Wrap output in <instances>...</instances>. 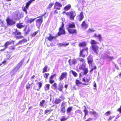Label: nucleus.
Here are the masks:
<instances>
[{
  "label": "nucleus",
  "instance_id": "1",
  "mask_svg": "<svg viewBox=\"0 0 121 121\" xmlns=\"http://www.w3.org/2000/svg\"><path fill=\"white\" fill-rule=\"evenodd\" d=\"M48 16L47 13L46 12L44 14L41 15V16L37 17L36 18L37 20L36 21V25L38 28H39L42 23L43 22V17L44 16L45 18H46Z\"/></svg>",
  "mask_w": 121,
  "mask_h": 121
},
{
  "label": "nucleus",
  "instance_id": "2",
  "mask_svg": "<svg viewBox=\"0 0 121 121\" xmlns=\"http://www.w3.org/2000/svg\"><path fill=\"white\" fill-rule=\"evenodd\" d=\"M98 43L94 40H91V43L92 45L91 47L94 52L96 53V55H98L99 50L98 47L97 46L95 45L97 44Z\"/></svg>",
  "mask_w": 121,
  "mask_h": 121
},
{
  "label": "nucleus",
  "instance_id": "3",
  "mask_svg": "<svg viewBox=\"0 0 121 121\" xmlns=\"http://www.w3.org/2000/svg\"><path fill=\"white\" fill-rule=\"evenodd\" d=\"M23 13H22L21 14L17 12L13 13V17L16 20H19L20 19L23 17Z\"/></svg>",
  "mask_w": 121,
  "mask_h": 121
},
{
  "label": "nucleus",
  "instance_id": "4",
  "mask_svg": "<svg viewBox=\"0 0 121 121\" xmlns=\"http://www.w3.org/2000/svg\"><path fill=\"white\" fill-rule=\"evenodd\" d=\"M23 62V60L21 61L17 65L16 67L11 72V73L14 74L18 70Z\"/></svg>",
  "mask_w": 121,
  "mask_h": 121
},
{
  "label": "nucleus",
  "instance_id": "5",
  "mask_svg": "<svg viewBox=\"0 0 121 121\" xmlns=\"http://www.w3.org/2000/svg\"><path fill=\"white\" fill-rule=\"evenodd\" d=\"M66 14L69 16L71 20H74V17L76 14L75 12L74 11H71L69 12H66Z\"/></svg>",
  "mask_w": 121,
  "mask_h": 121
},
{
  "label": "nucleus",
  "instance_id": "6",
  "mask_svg": "<svg viewBox=\"0 0 121 121\" xmlns=\"http://www.w3.org/2000/svg\"><path fill=\"white\" fill-rule=\"evenodd\" d=\"M64 25L63 23L62 22L61 26L59 28V31L58 33V35L60 36L61 35L64 34H65V32L64 28Z\"/></svg>",
  "mask_w": 121,
  "mask_h": 121
},
{
  "label": "nucleus",
  "instance_id": "7",
  "mask_svg": "<svg viewBox=\"0 0 121 121\" xmlns=\"http://www.w3.org/2000/svg\"><path fill=\"white\" fill-rule=\"evenodd\" d=\"M66 106V104L64 102L62 103L60 108V112L61 113H65V107Z\"/></svg>",
  "mask_w": 121,
  "mask_h": 121
},
{
  "label": "nucleus",
  "instance_id": "8",
  "mask_svg": "<svg viewBox=\"0 0 121 121\" xmlns=\"http://www.w3.org/2000/svg\"><path fill=\"white\" fill-rule=\"evenodd\" d=\"M62 6V4L60 3L56 2L55 4L54 9H58V10H60V7H61Z\"/></svg>",
  "mask_w": 121,
  "mask_h": 121
},
{
  "label": "nucleus",
  "instance_id": "9",
  "mask_svg": "<svg viewBox=\"0 0 121 121\" xmlns=\"http://www.w3.org/2000/svg\"><path fill=\"white\" fill-rule=\"evenodd\" d=\"M67 73L66 72H64L61 73V75L59 78V80L60 81H61L63 80L64 78L66 77Z\"/></svg>",
  "mask_w": 121,
  "mask_h": 121
},
{
  "label": "nucleus",
  "instance_id": "10",
  "mask_svg": "<svg viewBox=\"0 0 121 121\" xmlns=\"http://www.w3.org/2000/svg\"><path fill=\"white\" fill-rule=\"evenodd\" d=\"M68 32L70 34H76L77 33V30L76 29H73V28H67Z\"/></svg>",
  "mask_w": 121,
  "mask_h": 121
},
{
  "label": "nucleus",
  "instance_id": "11",
  "mask_svg": "<svg viewBox=\"0 0 121 121\" xmlns=\"http://www.w3.org/2000/svg\"><path fill=\"white\" fill-rule=\"evenodd\" d=\"M14 41L13 40L9 41H7L5 44V48H7V46L11 44L12 43H14Z\"/></svg>",
  "mask_w": 121,
  "mask_h": 121
},
{
  "label": "nucleus",
  "instance_id": "12",
  "mask_svg": "<svg viewBox=\"0 0 121 121\" xmlns=\"http://www.w3.org/2000/svg\"><path fill=\"white\" fill-rule=\"evenodd\" d=\"M7 22L8 24L10 25H13L15 23V21L9 19L7 20Z\"/></svg>",
  "mask_w": 121,
  "mask_h": 121
},
{
  "label": "nucleus",
  "instance_id": "13",
  "mask_svg": "<svg viewBox=\"0 0 121 121\" xmlns=\"http://www.w3.org/2000/svg\"><path fill=\"white\" fill-rule=\"evenodd\" d=\"M81 26L82 28L86 29L88 27V25L86 24L85 21H84L82 22L81 24Z\"/></svg>",
  "mask_w": 121,
  "mask_h": 121
},
{
  "label": "nucleus",
  "instance_id": "14",
  "mask_svg": "<svg viewBox=\"0 0 121 121\" xmlns=\"http://www.w3.org/2000/svg\"><path fill=\"white\" fill-rule=\"evenodd\" d=\"M75 28V24L73 22H72L69 24L68 27L67 28Z\"/></svg>",
  "mask_w": 121,
  "mask_h": 121
},
{
  "label": "nucleus",
  "instance_id": "15",
  "mask_svg": "<svg viewBox=\"0 0 121 121\" xmlns=\"http://www.w3.org/2000/svg\"><path fill=\"white\" fill-rule=\"evenodd\" d=\"M22 24V23H17L16 25V26L17 28L21 29L25 26L23 25Z\"/></svg>",
  "mask_w": 121,
  "mask_h": 121
},
{
  "label": "nucleus",
  "instance_id": "16",
  "mask_svg": "<svg viewBox=\"0 0 121 121\" xmlns=\"http://www.w3.org/2000/svg\"><path fill=\"white\" fill-rule=\"evenodd\" d=\"M86 64L85 63H83L79 66V68L80 69L83 70L86 68Z\"/></svg>",
  "mask_w": 121,
  "mask_h": 121
},
{
  "label": "nucleus",
  "instance_id": "17",
  "mask_svg": "<svg viewBox=\"0 0 121 121\" xmlns=\"http://www.w3.org/2000/svg\"><path fill=\"white\" fill-rule=\"evenodd\" d=\"M94 36L95 37H97L99 39V40L101 42V41L102 38L100 35L99 34H97V35L96 34H95L94 35Z\"/></svg>",
  "mask_w": 121,
  "mask_h": 121
},
{
  "label": "nucleus",
  "instance_id": "18",
  "mask_svg": "<svg viewBox=\"0 0 121 121\" xmlns=\"http://www.w3.org/2000/svg\"><path fill=\"white\" fill-rule=\"evenodd\" d=\"M35 0H30V1L28 2L26 4V5L25 6L26 8H28V7L31 3L33 1H35Z\"/></svg>",
  "mask_w": 121,
  "mask_h": 121
},
{
  "label": "nucleus",
  "instance_id": "19",
  "mask_svg": "<svg viewBox=\"0 0 121 121\" xmlns=\"http://www.w3.org/2000/svg\"><path fill=\"white\" fill-rule=\"evenodd\" d=\"M79 20L81 21L84 18V15H83V13L82 12L80 13L79 16Z\"/></svg>",
  "mask_w": 121,
  "mask_h": 121
},
{
  "label": "nucleus",
  "instance_id": "20",
  "mask_svg": "<svg viewBox=\"0 0 121 121\" xmlns=\"http://www.w3.org/2000/svg\"><path fill=\"white\" fill-rule=\"evenodd\" d=\"M13 33L15 35H21V33L19 30H18L17 29H16L15 31Z\"/></svg>",
  "mask_w": 121,
  "mask_h": 121
},
{
  "label": "nucleus",
  "instance_id": "21",
  "mask_svg": "<svg viewBox=\"0 0 121 121\" xmlns=\"http://www.w3.org/2000/svg\"><path fill=\"white\" fill-rule=\"evenodd\" d=\"M27 41V40L26 39H23L21 41H19L17 43V45H20L22 44V43L26 42Z\"/></svg>",
  "mask_w": 121,
  "mask_h": 121
},
{
  "label": "nucleus",
  "instance_id": "22",
  "mask_svg": "<svg viewBox=\"0 0 121 121\" xmlns=\"http://www.w3.org/2000/svg\"><path fill=\"white\" fill-rule=\"evenodd\" d=\"M71 5L70 4L67 5L64 7V9L65 11H67L71 8Z\"/></svg>",
  "mask_w": 121,
  "mask_h": 121
},
{
  "label": "nucleus",
  "instance_id": "23",
  "mask_svg": "<svg viewBox=\"0 0 121 121\" xmlns=\"http://www.w3.org/2000/svg\"><path fill=\"white\" fill-rule=\"evenodd\" d=\"M36 18L33 19L32 18H30L29 19L27 20V22L28 23H29L30 24L32 22H33Z\"/></svg>",
  "mask_w": 121,
  "mask_h": 121
},
{
  "label": "nucleus",
  "instance_id": "24",
  "mask_svg": "<svg viewBox=\"0 0 121 121\" xmlns=\"http://www.w3.org/2000/svg\"><path fill=\"white\" fill-rule=\"evenodd\" d=\"M49 36L48 37V40L50 41H52V40L54 39V37L52 36L51 35L49 34Z\"/></svg>",
  "mask_w": 121,
  "mask_h": 121
},
{
  "label": "nucleus",
  "instance_id": "25",
  "mask_svg": "<svg viewBox=\"0 0 121 121\" xmlns=\"http://www.w3.org/2000/svg\"><path fill=\"white\" fill-rule=\"evenodd\" d=\"M26 27H25L24 29V31H25V34L26 35H27L30 31L31 30L30 29V28L29 27L28 28L27 31H26Z\"/></svg>",
  "mask_w": 121,
  "mask_h": 121
},
{
  "label": "nucleus",
  "instance_id": "26",
  "mask_svg": "<svg viewBox=\"0 0 121 121\" xmlns=\"http://www.w3.org/2000/svg\"><path fill=\"white\" fill-rule=\"evenodd\" d=\"M61 101V99H56L54 103L56 104H58L60 103Z\"/></svg>",
  "mask_w": 121,
  "mask_h": 121
},
{
  "label": "nucleus",
  "instance_id": "27",
  "mask_svg": "<svg viewBox=\"0 0 121 121\" xmlns=\"http://www.w3.org/2000/svg\"><path fill=\"white\" fill-rule=\"evenodd\" d=\"M83 71V74L84 75L86 74L88 72V70L87 68H86L82 70Z\"/></svg>",
  "mask_w": 121,
  "mask_h": 121
},
{
  "label": "nucleus",
  "instance_id": "28",
  "mask_svg": "<svg viewBox=\"0 0 121 121\" xmlns=\"http://www.w3.org/2000/svg\"><path fill=\"white\" fill-rule=\"evenodd\" d=\"M4 21L3 20H2L0 19V26H5L4 23Z\"/></svg>",
  "mask_w": 121,
  "mask_h": 121
},
{
  "label": "nucleus",
  "instance_id": "29",
  "mask_svg": "<svg viewBox=\"0 0 121 121\" xmlns=\"http://www.w3.org/2000/svg\"><path fill=\"white\" fill-rule=\"evenodd\" d=\"M69 45V43H59L58 44V45L60 46H66Z\"/></svg>",
  "mask_w": 121,
  "mask_h": 121
},
{
  "label": "nucleus",
  "instance_id": "30",
  "mask_svg": "<svg viewBox=\"0 0 121 121\" xmlns=\"http://www.w3.org/2000/svg\"><path fill=\"white\" fill-rule=\"evenodd\" d=\"M45 102V100H42L40 102V105L42 107H44V103Z\"/></svg>",
  "mask_w": 121,
  "mask_h": 121
},
{
  "label": "nucleus",
  "instance_id": "31",
  "mask_svg": "<svg viewBox=\"0 0 121 121\" xmlns=\"http://www.w3.org/2000/svg\"><path fill=\"white\" fill-rule=\"evenodd\" d=\"M52 111V110L51 109L50 110L47 109L45 111L44 113L46 114H49Z\"/></svg>",
  "mask_w": 121,
  "mask_h": 121
},
{
  "label": "nucleus",
  "instance_id": "32",
  "mask_svg": "<svg viewBox=\"0 0 121 121\" xmlns=\"http://www.w3.org/2000/svg\"><path fill=\"white\" fill-rule=\"evenodd\" d=\"M70 72L71 73L74 77H76L78 75L77 73L73 70H71Z\"/></svg>",
  "mask_w": 121,
  "mask_h": 121
},
{
  "label": "nucleus",
  "instance_id": "33",
  "mask_svg": "<svg viewBox=\"0 0 121 121\" xmlns=\"http://www.w3.org/2000/svg\"><path fill=\"white\" fill-rule=\"evenodd\" d=\"M50 85L49 84H47L44 87L45 90V91L48 90L49 88Z\"/></svg>",
  "mask_w": 121,
  "mask_h": 121
},
{
  "label": "nucleus",
  "instance_id": "34",
  "mask_svg": "<svg viewBox=\"0 0 121 121\" xmlns=\"http://www.w3.org/2000/svg\"><path fill=\"white\" fill-rule=\"evenodd\" d=\"M32 84L33 83L32 82L30 83V82H29L26 85V88L27 89H28L30 88V85Z\"/></svg>",
  "mask_w": 121,
  "mask_h": 121
},
{
  "label": "nucleus",
  "instance_id": "35",
  "mask_svg": "<svg viewBox=\"0 0 121 121\" xmlns=\"http://www.w3.org/2000/svg\"><path fill=\"white\" fill-rule=\"evenodd\" d=\"M106 58L107 59H108L109 60H111L114 59V57H110L109 56L107 55L106 56Z\"/></svg>",
  "mask_w": 121,
  "mask_h": 121
},
{
  "label": "nucleus",
  "instance_id": "36",
  "mask_svg": "<svg viewBox=\"0 0 121 121\" xmlns=\"http://www.w3.org/2000/svg\"><path fill=\"white\" fill-rule=\"evenodd\" d=\"M78 60L80 62H82V63H85V61L84 59L81 58H78Z\"/></svg>",
  "mask_w": 121,
  "mask_h": 121
},
{
  "label": "nucleus",
  "instance_id": "37",
  "mask_svg": "<svg viewBox=\"0 0 121 121\" xmlns=\"http://www.w3.org/2000/svg\"><path fill=\"white\" fill-rule=\"evenodd\" d=\"M28 8H26L25 7H23L22 8V9L23 10L25 13L26 14H27V10L28 9Z\"/></svg>",
  "mask_w": 121,
  "mask_h": 121
},
{
  "label": "nucleus",
  "instance_id": "38",
  "mask_svg": "<svg viewBox=\"0 0 121 121\" xmlns=\"http://www.w3.org/2000/svg\"><path fill=\"white\" fill-rule=\"evenodd\" d=\"M57 85L56 83H54L53 86H52V88L54 90H56L57 89Z\"/></svg>",
  "mask_w": 121,
  "mask_h": 121
},
{
  "label": "nucleus",
  "instance_id": "39",
  "mask_svg": "<svg viewBox=\"0 0 121 121\" xmlns=\"http://www.w3.org/2000/svg\"><path fill=\"white\" fill-rule=\"evenodd\" d=\"M84 51L83 49H82V50L80 51V56H82L83 57H84L85 56V55H83V52Z\"/></svg>",
  "mask_w": 121,
  "mask_h": 121
},
{
  "label": "nucleus",
  "instance_id": "40",
  "mask_svg": "<svg viewBox=\"0 0 121 121\" xmlns=\"http://www.w3.org/2000/svg\"><path fill=\"white\" fill-rule=\"evenodd\" d=\"M72 110V107H69L67 109V112L69 113Z\"/></svg>",
  "mask_w": 121,
  "mask_h": 121
},
{
  "label": "nucleus",
  "instance_id": "41",
  "mask_svg": "<svg viewBox=\"0 0 121 121\" xmlns=\"http://www.w3.org/2000/svg\"><path fill=\"white\" fill-rule=\"evenodd\" d=\"M75 83L77 86H78V85L82 84V82H80L78 80L76 79V80Z\"/></svg>",
  "mask_w": 121,
  "mask_h": 121
},
{
  "label": "nucleus",
  "instance_id": "42",
  "mask_svg": "<svg viewBox=\"0 0 121 121\" xmlns=\"http://www.w3.org/2000/svg\"><path fill=\"white\" fill-rule=\"evenodd\" d=\"M48 68V67L47 65L45 66L43 69V73L46 72L47 71V70Z\"/></svg>",
  "mask_w": 121,
  "mask_h": 121
},
{
  "label": "nucleus",
  "instance_id": "43",
  "mask_svg": "<svg viewBox=\"0 0 121 121\" xmlns=\"http://www.w3.org/2000/svg\"><path fill=\"white\" fill-rule=\"evenodd\" d=\"M53 4V3H50L48 6L47 9L50 10V9L52 7Z\"/></svg>",
  "mask_w": 121,
  "mask_h": 121
},
{
  "label": "nucleus",
  "instance_id": "44",
  "mask_svg": "<svg viewBox=\"0 0 121 121\" xmlns=\"http://www.w3.org/2000/svg\"><path fill=\"white\" fill-rule=\"evenodd\" d=\"M93 62V60H90L89 59H88V62L89 65H91L92 62Z\"/></svg>",
  "mask_w": 121,
  "mask_h": 121
},
{
  "label": "nucleus",
  "instance_id": "45",
  "mask_svg": "<svg viewBox=\"0 0 121 121\" xmlns=\"http://www.w3.org/2000/svg\"><path fill=\"white\" fill-rule=\"evenodd\" d=\"M67 117L66 118L65 116L62 117L60 119V121H64L68 119Z\"/></svg>",
  "mask_w": 121,
  "mask_h": 121
},
{
  "label": "nucleus",
  "instance_id": "46",
  "mask_svg": "<svg viewBox=\"0 0 121 121\" xmlns=\"http://www.w3.org/2000/svg\"><path fill=\"white\" fill-rule=\"evenodd\" d=\"M86 43H80L79 44V46L80 47H83L85 46Z\"/></svg>",
  "mask_w": 121,
  "mask_h": 121
},
{
  "label": "nucleus",
  "instance_id": "47",
  "mask_svg": "<svg viewBox=\"0 0 121 121\" xmlns=\"http://www.w3.org/2000/svg\"><path fill=\"white\" fill-rule=\"evenodd\" d=\"M72 63L73 65H75L77 63V61L76 59H73L72 60Z\"/></svg>",
  "mask_w": 121,
  "mask_h": 121
},
{
  "label": "nucleus",
  "instance_id": "48",
  "mask_svg": "<svg viewBox=\"0 0 121 121\" xmlns=\"http://www.w3.org/2000/svg\"><path fill=\"white\" fill-rule=\"evenodd\" d=\"M15 37L17 39H20L22 38L23 37L22 36H18L17 35H15Z\"/></svg>",
  "mask_w": 121,
  "mask_h": 121
},
{
  "label": "nucleus",
  "instance_id": "49",
  "mask_svg": "<svg viewBox=\"0 0 121 121\" xmlns=\"http://www.w3.org/2000/svg\"><path fill=\"white\" fill-rule=\"evenodd\" d=\"M83 81L86 82H89V80L87 79H86L85 77H84L83 79Z\"/></svg>",
  "mask_w": 121,
  "mask_h": 121
},
{
  "label": "nucleus",
  "instance_id": "50",
  "mask_svg": "<svg viewBox=\"0 0 121 121\" xmlns=\"http://www.w3.org/2000/svg\"><path fill=\"white\" fill-rule=\"evenodd\" d=\"M84 112L85 116H86V115H87L88 113V111H87L86 109H84Z\"/></svg>",
  "mask_w": 121,
  "mask_h": 121
},
{
  "label": "nucleus",
  "instance_id": "51",
  "mask_svg": "<svg viewBox=\"0 0 121 121\" xmlns=\"http://www.w3.org/2000/svg\"><path fill=\"white\" fill-rule=\"evenodd\" d=\"M49 75V73H45L44 75V76L46 79L48 78V76Z\"/></svg>",
  "mask_w": 121,
  "mask_h": 121
},
{
  "label": "nucleus",
  "instance_id": "52",
  "mask_svg": "<svg viewBox=\"0 0 121 121\" xmlns=\"http://www.w3.org/2000/svg\"><path fill=\"white\" fill-rule=\"evenodd\" d=\"M75 113L77 114L78 113L81 114L82 113V112L80 110H78L75 111Z\"/></svg>",
  "mask_w": 121,
  "mask_h": 121
},
{
  "label": "nucleus",
  "instance_id": "53",
  "mask_svg": "<svg viewBox=\"0 0 121 121\" xmlns=\"http://www.w3.org/2000/svg\"><path fill=\"white\" fill-rule=\"evenodd\" d=\"M55 9V10L54 12V13L55 14H57L58 13V9Z\"/></svg>",
  "mask_w": 121,
  "mask_h": 121
},
{
  "label": "nucleus",
  "instance_id": "54",
  "mask_svg": "<svg viewBox=\"0 0 121 121\" xmlns=\"http://www.w3.org/2000/svg\"><path fill=\"white\" fill-rule=\"evenodd\" d=\"M38 83L39 84V89H40V88L42 86V83L41 82H38Z\"/></svg>",
  "mask_w": 121,
  "mask_h": 121
},
{
  "label": "nucleus",
  "instance_id": "55",
  "mask_svg": "<svg viewBox=\"0 0 121 121\" xmlns=\"http://www.w3.org/2000/svg\"><path fill=\"white\" fill-rule=\"evenodd\" d=\"M111 113V112L110 111H108L105 113V115L106 116H108V115L110 114Z\"/></svg>",
  "mask_w": 121,
  "mask_h": 121
},
{
  "label": "nucleus",
  "instance_id": "56",
  "mask_svg": "<svg viewBox=\"0 0 121 121\" xmlns=\"http://www.w3.org/2000/svg\"><path fill=\"white\" fill-rule=\"evenodd\" d=\"M56 76V74H54L51 75L49 79H52L55 76Z\"/></svg>",
  "mask_w": 121,
  "mask_h": 121
},
{
  "label": "nucleus",
  "instance_id": "57",
  "mask_svg": "<svg viewBox=\"0 0 121 121\" xmlns=\"http://www.w3.org/2000/svg\"><path fill=\"white\" fill-rule=\"evenodd\" d=\"M90 114H92L94 115H95L96 114V113L95 111L91 112L90 111Z\"/></svg>",
  "mask_w": 121,
  "mask_h": 121
},
{
  "label": "nucleus",
  "instance_id": "58",
  "mask_svg": "<svg viewBox=\"0 0 121 121\" xmlns=\"http://www.w3.org/2000/svg\"><path fill=\"white\" fill-rule=\"evenodd\" d=\"M95 30L93 29H89L88 30V32H94Z\"/></svg>",
  "mask_w": 121,
  "mask_h": 121
},
{
  "label": "nucleus",
  "instance_id": "59",
  "mask_svg": "<svg viewBox=\"0 0 121 121\" xmlns=\"http://www.w3.org/2000/svg\"><path fill=\"white\" fill-rule=\"evenodd\" d=\"M38 33L37 32H34V33H33L32 35H31L33 37H34L37 34V33Z\"/></svg>",
  "mask_w": 121,
  "mask_h": 121
},
{
  "label": "nucleus",
  "instance_id": "60",
  "mask_svg": "<svg viewBox=\"0 0 121 121\" xmlns=\"http://www.w3.org/2000/svg\"><path fill=\"white\" fill-rule=\"evenodd\" d=\"M50 82L51 83H54V81L52 79H49Z\"/></svg>",
  "mask_w": 121,
  "mask_h": 121
},
{
  "label": "nucleus",
  "instance_id": "61",
  "mask_svg": "<svg viewBox=\"0 0 121 121\" xmlns=\"http://www.w3.org/2000/svg\"><path fill=\"white\" fill-rule=\"evenodd\" d=\"M93 86L95 87L94 88V89H96V83L94 82V84L93 85Z\"/></svg>",
  "mask_w": 121,
  "mask_h": 121
},
{
  "label": "nucleus",
  "instance_id": "62",
  "mask_svg": "<svg viewBox=\"0 0 121 121\" xmlns=\"http://www.w3.org/2000/svg\"><path fill=\"white\" fill-rule=\"evenodd\" d=\"M114 117L113 116L112 117L111 116H110L109 119H108V121H109L110 120H111V119H112V118H113Z\"/></svg>",
  "mask_w": 121,
  "mask_h": 121
},
{
  "label": "nucleus",
  "instance_id": "63",
  "mask_svg": "<svg viewBox=\"0 0 121 121\" xmlns=\"http://www.w3.org/2000/svg\"><path fill=\"white\" fill-rule=\"evenodd\" d=\"M117 111L119 112L120 113H121V106H120V108L118 109Z\"/></svg>",
  "mask_w": 121,
  "mask_h": 121
},
{
  "label": "nucleus",
  "instance_id": "64",
  "mask_svg": "<svg viewBox=\"0 0 121 121\" xmlns=\"http://www.w3.org/2000/svg\"><path fill=\"white\" fill-rule=\"evenodd\" d=\"M59 87L63 89V86L61 84H60L59 85Z\"/></svg>",
  "mask_w": 121,
  "mask_h": 121
}]
</instances>
